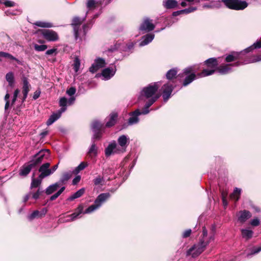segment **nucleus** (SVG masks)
Instances as JSON below:
<instances>
[{
    "instance_id": "1",
    "label": "nucleus",
    "mask_w": 261,
    "mask_h": 261,
    "mask_svg": "<svg viewBox=\"0 0 261 261\" xmlns=\"http://www.w3.org/2000/svg\"><path fill=\"white\" fill-rule=\"evenodd\" d=\"M158 99V97L152 98L149 101H147L142 111L139 109H137L135 111L130 113V117L128 119V123L129 125L137 124L139 121V116L141 115H146L149 113V108Z\"/></svg>"
},
{
    "instance_id": "2",
    "label": "nucleus",
    "mask_w": 261,
    "mask_h": 261,
    "mask_svg": "<svg viewBox=\"0 0 261 261\" xmlns=\"http://www.w3.org/2000/svg\"><path fill=\"white\" fill-rule=\"evenodd\" d=\"M160 82H156L149 84L147 87H144L140 92L139 99L140 100H144L145 99H149L148 101L154 97H159L156 95V92L160 87Z\"/></svg>"
},
{
    "instance_id": "3",
    "label": "nucleus",
    "mask_w": 261,
    "mask_h": 261,
    "mask_svg": "<svg viewBox=\"0 0 261 261\" xmlns=\"http://www.w3.org/2000/svg\"><path fill=\"white\" fill-rule=\"evenodd\" d=\"M245 53L244 50L240 52H232L231 54L226 56L225 61L227 62H231L236 60L238 61L244 62V61H251L250 63L255 62L261 61V55H259L256 57H254L253 59L246 58L245 57Z\"/></svg>"
},
{
    "instance_id": "4",
    "label": "nucleus",
    "mask_w": 261,
    "mask_h": 261,
    "mask_svg": "<svg viewBox=\"0 0 261 261\" xmlns=\"http://www.w3.org/2000/svg\"><path fill=\"white\" fill-rule=\"evenodd\" d=\"M204 63L207 67L210 68L211 69H203L201 72L197 74V76L198 77H202L212 75L214 73L216 69H217V68L218 67V63L216 58H210L206 60L204 62Z\"/></svg>"
},
{
    "instance_id": "5",
    "label": "nucleus",
    "mask_w": 261,
    "mask_h": 261,
    "mask_svg": "<svg viewBox=\"0 0 261 261\" xmlns=\"http://www.w3.org/2000/svg\"><path fill=\"white\" fill-rule=\"evenodd\" d=\"M66 102L65 97H63L60 98L59 101V106L61 108L58 111V112L53 114L50 116L46 122V124L47 125L52 124L55 121L58 120L61 117V114L66 110L67 108H65V107H64V106L66 105Z\"/></svg>"
},
{
    "instance_id": "6",
    "label": "nucleus",
    "mask_w": 261,
    "mask_h": 261,
    "mask_svg": "<svg viewBox=\"0 0 261 261\" xmlns=\"http://www.w3.org/2000/svg\"><path fill=\"white\" fill-rule=\"evenodd\" d=\"M250 62L251 61L245 60L244 62L237 61L233 64L222 65L218 67L217 70L221 74H226L230 73L232 71V67H238L242 65L250 63Z\"/></svg>"
},
{
    "instance_id": "7",
    "label": "nucleus",
    "mask_w": 261,
    "mask_h": 261,
    "mask_svg": "<svg viewBox=\"0 0 261 261\" xmlns=\"http://www.w3.org/2000/svg\"><path fill=\"white\" fill-rule=\"evenodd\" d=\"M209 241L204 242L200 241L197 245H194L187 252L188 255H191L193 257H195L201 254L204 250L205 247L209 243Z\"/></svg>"
},
{
    "instance_id": "8",
    "label": "nucleus",
    "mask_w": 261,
    "mask_h": 261,
    "mask_svg": "<svg viewBox=\"0 0 261 261\" xmlns=\"http://www.w3.org/2000/svg\"><path fill=\"white\" fill-rule=\"evenodd\" d=\"M223 2L228 8L234 10H243L248 6L245 1L240 0H223Z\"/></svg>"
},
{
    "instance_id": "9",
    "label": "nucleus",
    "mask_w": 261,
    "mask_h": 261,
    "mask_svg": "<svg viewBox=\"0 0 261 261\" xmlns=\"http://www.w3.org/2000/svg\"><path fill=\"white\" fill-rule=\"evenodd\" d=\"M195 71L192 66L188 67L184 70L182 76H186L184 82L183 86H186L192 82L196 77Z\"/></svg>"
},
{
    "instance_id": "10",
    "label": "nucleus",
    "mask_w": 261,
    "mask_h": 261,
    "mask_svg": "<svg viewBox=\"0 0 261 261\" xmlns=\"http://www.w3.org/2000/svg\"><path fill=\"white\" fill-rule=\"evenodd\" d=\"M122 152L117 146L116 142L114 140L110 142L105 149V154L106 157H109L115 154H120Z\"/></svg>"
},
{
    "instance_id": "11",
    "label": "nucleus",
    "mask_w": 261,
    "mask_h": 261,
    "mask_svg": "<svg viewBox=\"0 0 261 261\" xmlns=\"http://www.w3.org/2000/svg\"><path fill=\"white\" fill-rule=\"evenodd\" d=\"M39 32L41 33V36L48 41L55 42L59 39L58 34L51 30H41Z\"/></svg>"
},
{
    "instance_id": "12",
    "label": "nucleus",
    "mask_w": 261,
    "mask_h": 261,
    "mask_svg": "<svg viewBox=\"0 0 261 261\" xmlns=\"http://www.w3.org/2000/svg\"><path fill=\"white\" fill-rule=\"evenodd\" d=\"M49 156V151L47 149L40 150L34 156V159L31 161L36 166L40 164L44 159H47Z\"/></svg>"
},
{
    "instance_id": "13",
    "label": "nucleus",
    "mask_w": 261,
    "mask_h": 261,
    "mask_svg": "<svg viewBox=\"0 0 261 261\" xmlns=\"http://www.w3.org/2000/svg\"><path fill=\"white\" fill-rule=\"evenodd\" d=\"M117 146L123 153L126 151V148L129 144L130 140L128 136L122 135L119 136L117 139Z\"/></svg>"
},
{
    "instance_id": "14",
    "label": "nucleus",
    "mask_w": 261,
    "mask_h": 261,
    "mask_svg": "<svg viewBox=\"0 0 261 261\" xmlns=\"http://www.w3.org/2000/svg\"><path fill=\"white\" fill-rule=\"evenodd\" d=\"M103 125L97 120L94 121L91 125L92 129L94 133L93 139L99 140L101 137V129Z\"/></svg>"
},
{
    "instance_id": "15",
    "label": "nucleus",
    "mask_w": 261,
    "mask_h": 261,
    "mask_svg": "<svg viewBox=\"0 0 261 261\" xmlns=\"http://www.w3.org/2000/svg\"><path fill=\"white\" fill-rule=\"evenodd\" d=\"M174 87L170 82L164 84L162 87L163 97L164 101L166 102L171 96Z\"/></svg>"
},
{
    "instance_id": "16",
    "label": "nucleus",
    "mask_w": 261,
    "mask_h": 261,
    "mask_svg": "<svg viewBox=\"0 0 261 261\" xmlns=\"http://www.w3.org/2000/svg\"><path fill=\"white\" fill-rule=\"evenodd\" d=\"M106 65L105 60L101 58H98L95 59L94 63L89 68L90 72L94 73L99 69L103 67Z\"/></svg>"
},
{
    "instance_id": "17",
    "label": "nucleus",
    "mask_w": 261,
    "mask_h": 261,
    "mask_svg": "<svg viewBox=\"0 0 261 261\" xmlns=\"http://www.w3.org/2000/svg\"><path fill=\"white\" fill-rule=\"evenodd\" d=\"M49 163H45L42 164L39 169V172L40 173L39 176L41 178H45L51 175V172L49 167H50Z\"/></svg>"
},
{
    "instance_id": "18",
    "label": "nucleus",
    "mask_w": 261,
    "mask_h": 261,
    "mask_svg": "<svg viewBox=\"0 0 261 261\" xmlns=\"http://www.w3.org/2000/svg\"><path fill=\"white\" fill-rule=\"evenodd\" d=\"M155 25L151 22V20L148 18L144 19L143 22L140 27V30L149 32L153 30Z\"/></svg>"
},
{
    "instance_id": "19",
    "label": "nucleus",
    "mask_w": 261,
    "mask_h": 261,
    "mask_svg": "<svg viewBox=\"0 0 261 261\" xmlns=\"http://www.w3.org/2000/svg\"><path fill=\"white\" fill-rule=\"evenodd\" d=\"M111 0H102V1H95V0H88L87 3V7L89 9H94L95 7L102 5H107Z\"/></svg>"
},
{
    "instance_id": "20",
    "label": "nucleus",
    "mask_w": 261,
    "mask_h": 261,
    "mask_svg": "<svg viewBox=\"0 0 261 261\" xmlns=\"http://www.w3.org/2000/svg\"><path fill=\"white\" fill-rule=\"evenodd\" d=\"M116 68L108 67L104 69L101 73V75L103 77V80H108L110 79L115 73Z\"/></svg>"
},
{
    "instance_id": "21",
    "label": "nucleus",
    "mask_w": 261,
    "mask_h": 261,
    "mask_svg": "<svg viewBox=\"0 0 261 261\" xmlns=\"http://www.w3.org/2000/svg\"><path fill=\"white\" fill-rule=\"evenodd\" d=\"M110 194L109 193H103L99 194L95 200L94 203L96 205L100 207L102 204L105 202L109 197Z\"/></svg>"
},
{
    "instance_id": "22",
    "label": "nucleus",
    "mask_w": 261,
    "mask_h": 261,
    "mask_svg": "<svg viewBox=\"0 0 261 261\" xmlns=\"http://www.w3.org/2000/svg\"><path fill=\"white\" fill-rule=\"evenodd\" d=\"M251 217V214L250 212L247 210L241 211L238 213V221L242 223H244Z\"/></svg>"
},
{
    "instance_id": "23",
    "label": "nucleus",
    "mask_w": 261,
    "mask_h": 261,
    "mask_svg": "<svg viewBox=\"0 0 261 261\" xmlns=\"http://www.w3.org/2000/svg\"><path fill=\"white\" fill-rule=\"evenodd\" d=\"M34 167H35L34 164L30 161L29 164L24 165L21 168L19 171V175L22 176H27Z\"/></svg>"
},
{
    "instance_id": "24",
    "label": "nucleus",
    "mask_w": 261,
    "mask_h": 261,
    "mask_svg": "<svg viewBox=\"0 0 261 261\" xmlns=\"http://www.w3.org/2000/svg\"><path fill=\"white\" fill-rule=\"evenodd\" d=\"M83 210L84 206L83 204H80L79 206L75 209L74 213L67 216L68 217L70 218V219L66 220V221L68 222L74 221L80 215L84 213V212H83Z\"/></svg>"
},
{
    "instance_id": "25",
    "label": "nucleus",
    "mask_w": 261,
    "mask_h": 261,
    "mask_svg": "<svg viewBox=\"0 0 261 261\" xmlns=\"http://www.w3.org/2000/svg\"><path fill=\"white\" fill-rule=\"evenodd\" d=\"M85 20V17L83 19L78 17L73 18L72 20V25L74 27V32L76 37L78 35V29L80 24Z\"/></svg>"
},
{
    "instance_id": "26",
    "label": "nucleus",
    "mask_w": 261,
    "mask_h": 261,
    "mask_svg": "<svg viewBox=\"0 0 261 261\" xmlns=\"http://www.w3.org/2000/svg\"><path fill=\"white\" fill-rule=\"evenodd\" d=\"M163 5L166 9H173L177 7L178 3L176 0H163Z\"/></svg>"
},
{
    "instance_id": "27",
    "label": "nucleus",
    "mask_w": 261,
    "mask_h": 261,
    "mask_svg": "<svg viewBox=\"0 0 261 261\" xmlns=\"http://www.w3.org/2000/svg\"><path fill=\"white\" fill-rule=\"evenodd\" d=\"M35 174L34 173L32 177V182L31 184L30 188L31 189L35 188H38L40 186L42 182V180L43 179V178L40 177V176H39L37 178H35Z\"/></svg>"
},
{
    "instance_id": "28",
    "label": "nucleus",
    "mask_w": 261,
    "mask_h": 261,
    "mask_svg": "<svg viewBox=\"0 0 261 261\" xmlns=\"http://www.w3.org/2000/svg\"><path fill=\"white\" fill-rule=\"evenodd\" d=\"M23 86H22V94L25 96H28V93L30 89V85L29 83L28 79L23 77L22 79Z\"/></svg>"
},
{
    "instance_id": "29",
    "label": "nucleus",
    "mask_w": 261,
    "mask_h": 261,
    "mask_svg": "<svg viewBox=\"0 0 261 261\" xmlns=\"http://www.w3.org/2000/svg\"><path fill=\"white\" fill-rule=\"evenodd\" d=\"M154 37V35L152 34H147L143 36V40L140 43V46H143L151 42Z\"/></svg>"
},
{
    "instance_id": "30",
    "label": "nucleus",
    "mask_w": 261,
    "mask_h": 261,
    "mask_svg": "<svg viewBox=\"0 0 261 261\" xmlns=\"http://www.w3.org/2000/svg\"><path fill=\"white\" fill-rule=\"evenodd\" d=\"M117 115L116 113L111 114L108 118V121L106 122V126L110 127L113 126L116 121Z\"/></svg>"
},
{
    "instance_id": "31",
    "label": "nucleus",
    "mask_w": 261,
    "mask_h": 261,
    "mask_svg": "<svg viewBox=\"0 0 261 261\" xmlns=\"http://www.w3.org/2000/svg\"><path fill=\"white\" fill-rule=\"evenodd\" d=\"M261 48V40L257 41L254 43L252 45L247 47L244 50L245 54L252 51L255 49H259Z\"/></svg>"
},
{
    "instance_id": "32",
    "label": "nucleus",
    "mask_w": 261,
    "mask_h": 261,
    "mask_svg": "<svg viewBox=\"0 0 261 261\" xmlns=\"http://www.w3.org/2000/svg\"><path fill=\"white\" fill-rule=\"evenodd\" d=\"M98 148L94 142H93L89 148L88 154L91 157L96 156L97 155Z\"/></svg>"
},
{
    "instance_id": "33",
    "label": "nucleus",
    "mask_w": 261,
    "mask_h": 261,
    "mask_svg": "<svg viewBox=\"0 0 261 261\" xmlns=\"http://www.w3.org/2000/svg\"><path fill=\"white\" fill-rule=\"evenodd\" d=\"M85 189L83 188L78 190L77 192L74 193L73 195L70 196L68 198V200L69 201H72L74 200L75 199L78 198L80 197H81L85 193Z\"/></svg>"
},
{
    "instance_id": "34",
    "label": "nucleus",
    "mask_w": 261,
    "mask_h": 261,
    "mask_svg": "<svg viewBox=\"0 0 261 261\" xmlns=\"http://www.w3.org/2000/svg\"><path fill=\"white\" fill-rule=\"evenodd\" d=\"M60 186V184L58 183L57 182L54 184L50 185L45 190V193L47 195H50L55 192L58 189V188H59Z\"/></svg>"
},
{
    "instance_id": "35",
    "label": "nucleus",
    "mask_w": 261,
    "mask_h": 261,
    "mask_svg": "<svg viewBox=\"0 0 261 261\" xmlns=\"http://www.w3.org/2000/svg\"><path fill=\"white\" fill-rule=\"evenodd\" d=\"M241 233L242 237L248 240L252 237L253 232L248 229H241Z\"/></svg>"
},
{
    "instance_id": "36",
    "label": "nucleus",
    "mask_w": 261,
    "mask_h": 261,
    "mask_svg": "<svg viewBox=\"0 0 261 261\" xmlns=\"http://www.w3.org/2000/svg\"><path fill=\"white\" fill-rule=\"evenodd\" d=\"M241 189L236 188L234 189L233 193L231 194L230 196V198L235 201H238L241 195Z\"/></svg>"
},
{
    "instance_id": "37",
    "label": "nucleus",
    "mask_w": 261,
    "mask_h": 261,
    "mask_svg": "<svg viewBox=\"0 0 261 261\" xmlns=\"http://www.w3.org/2000/svg\"><path fill=\"white\" fill-rule=\"evenodd\" d=\"M93 182L95 186H103L105 183V179L103 176L98 175L93 179Z\"/></svg>"
},
{
    "instance_id": "38",
    "label": "nucleus",
    "mask_w": 261,
    "mask_h": 261,
    "mask_svg": "<svg viewBox=\"0 0 261 261\" xmlns=\"http://www.w3.org/2000/svg\"><path fill=\"white\" fill-rule=\"evenodd\" d=\"M71 176V173L68 172L64 173L63 174L60 180L57 182L60 184V185L61 186L68 181L70 178Z\"/></svg>"
},
{
    "instance_id": "39",
    "label": "nucleus",
    "mask_w": 261,
    "mask_h": 261,
    "mask_svg": "<svg viewBox=\"0 0 261 261\" xmlns=\"http://www.w3.org/2000/svg\"><path fill=\"white\" fill-rule=\"evenodd\" d=\"M6 79L9 83L10 87H13L14 83V77L13 72H10L7 73L6 75Z\"/></svg>"
},
{
    "instance_id": "40",
    "label": "nucleus",
    "mask_w": 261,
    "mask_h": 261,
    "mask_svg": "<svg viewBox=\"0 0 261 261\" xmlns=\"http://www.w3.org/2000/svg\"><path fill=\"white\" fill-rule=\"evenodd\" d=\"M177 73V70L176 68H173L169 70L166 73V76L168 80H171L175 77Z\"/></svg>"
},
{
    "instance_id": "41",
    "label": "nucleus",
    "mask_w": 261,
    "mask_h": 261,
    "mask_svg": "<svg viewBox=\"0 0 261 261\" xmlns=\"http://www.w3.org/2000/svg\"><path fill=\"white\" fill-rule=\"evenodd\" d=\"M88 166V164L87 162H81L80 165L74 169L73 170V173L77 174L81 171L84 170Z\"/></svg>"
},
{
    "instance_id": "42",
    "label": "nucleus",
    "mask_w": 261,
    "mask_h": 261,
    "mask_svg": "<svg viewBox=\"0 0 261 261\" xmlns=\"http://www.w3.org/2000/svg\"><path fill=\"white\" fill-rule=\"evenodd\" d=\"M34 24L36 26L41 27V28H51L53 27V24L50 22H46L44 21H36Z\"/></svg>"
},
{
    "instance_id": "43",
    "label": "nucleus",
    "mask_w": 261,
    "mask_h": 261,
    "mask_svg": "<svg viewBox=\"0 0 261 261\" xmlns=\"http://www.w3.org/2000/svg\"><path fill=\"white\" fill-rule=\"evenodd\" d=\"M99 207L94 203L93 204L88 207L84 212V214H90L98 209Z\"/></svg>"
},
{
    "instance_id": "44",
    "label": "nucleus",
    "mask_w": 261,
    "mask_h": 261,
    "mask_svg": "<svg viewBox=\"0 0 261 261\" xmlns=\"http://www.w3.org/2000/svg\"><path fill=\"white\" fill-rule=\"evenodd\" d=\"M43 191L42 189H41L40 188H38V189L36 192H32L31 195L32 198L35 200L38 199L39 198L40 196L43 193Z\"/></svg>"
},
{
    "instance_id": "45",
    "label": "nucleus",
    "mask_w": 261,
    "mask_h": 261,
    "mask_svg": "<svg viewBox=\"0 0 261 261\" xmlns=\"http://www.w3.org/2000/svg\"><path fill=\"white\" fill-rule=\"evenodd\" d=\"M40 215V212L38 210L34 211L31 214L28 216L29 220L31 221L36 218H38Z\"/></svg>"
},
{
    "instance_id": "46",
    "label": "nucleus",
    "mask_w": 261,
    "mask_h": 261,
    "mask_svg": "<svg viewBox=\"0 0 261 261\" xmlns=\"http://www.w3.org/2000/svg\"><path fill=\"white\" fill-rule=\"evenodd\" d=\"M34 49L37 51H43L47 49V46L46 45H38L35 44L34 46Z\"/></svg>"
},
{
    "instance_id": "47",
    "label": "nucleus",
    "mask_w": 261,
    "mask_h": 261,
    "mask_svg": "<svg viewBox=\"0 0 261 261\" xmlns=\"http://www.w3.org/2000/svg\"><path fill=\"white\" fill-rule=\"evenodd\" d=\"M261 251V247H254L250 253H248L247 256L249 257L250 256L257 254Z\"/></svg>"
},
{
    "instance_id": "48",
    "label": "nucleus",
    "mask_w": 261,
    "mask_h": 261,
    "mask_svg": "<svg viewBox=\"0 0 261 261\" xmlns=\"http://www.w3.org/2000/svg\"><path fill=\"white\" fill-rule=\"evenodd\" d=\"M66 99V105L64 106L66 108L67 106H70L74 103L75 98L74 96H71L68 99L65 97Z\"/></svg>"
},
{
    "instance_id": "49",
    "label": "nucleus",
    "mask_w": 261,
    "mask_h": 261,
    "mask_svg": "<svg viewBox=\"0 0 261 261\" xmlns=\"http://www.w3.org/2000/svg\"><path fill=\"white\" fill-rule=\"evenodd\" d=\"M197 10L196 7H190L187 9H185L184 10H180V12H182V14L185 13V14H189L190 13L193 12Z\"/></svg>"
},
{
    "instance_id": "50",
    "label": "nucleus",
    "mask_w": 261,
    "mask_h": 261,
    "mask_svg": "<svg viewBox=\"0 0 261 261\" xmlns=\"http://www.w3.org/2000/svg\"><path fill=\"white\" fill-rule=\"evenodd\" d=\"M76 92V89L71 87L66 91V93L70 96H72Z\"/></svg>"
},
{
    "instance_id": "51",
    "label": "nucleus",
    "mask_w": 261,
    "mask_h": 261,
    "mask_svg": "<svg viewBox=\"0 0 261 261\" xmlns=\"http://www.w3.org/2000/svg\"><path fill=\"white\" fill-rule=\"evenodd\" d=\"M19 92H20V91L18 89H17L14 91V92L13 94V97L12 100V105H13L15 103Z\"/></svg>"
},
{
    "instance_id": "52",
    "label": "nucleus",
    "mask_w": 261,
    "mask_h": 261,
    "mask_svg": "<svg viewBox=\"0 0 261 261\" xmlns=\"http://www.w3.org/2000/svg\"><path fill=\"white\" fill-rule=\"evenodd\" d=\"M80 66V61L77 58H76L74 61V69L75 72H77L79 70Z\"/></svg>"
},
{
    "instance_id": "53",
    "label": "nucleus",
    "mask_w": 261,
    "mask_h": 261,
    "mask_svg": "<svg viewBox=\"0 0 261 261\" xmlns=\"http://www.w3.org/2000/svg\"><path fill=\"white\" fill-rule=\"evenodd\" d=\"M5 59H7L10 60L15 61L18 64H20V61L19 60H18L17 58H16L15 57H14L13 56H12V55H11L9 53L7 54V56Z\"/></svg>"
},
{
    "instance_id": "54",
    "label": "nucleus",
    "mask_w": 261,
    "mask_h": 261,
    "mask_svg": "<svg viewBox=\"0 0 261 261\" xmlns=\"http://www.w3.org/2000/svg\"><path fill=\"white\" fill-rule=\"evenodd\" d=\"M250 224L253 226H257L259 225L260 220L257 218L253 219L250 221Z\"/></svg>"
},
{
    "instance_id": "55",
    "label": "nucleus",
    "mask_w": 261,
    "mask_h": 261,
    "mask_svg": "<svg viewBox=\"0 0 261 261\" xmlns=\"http://www.w3.org/2000/svg\"><path fill=\"white\" fill-rule=\"evenodd\" d=\"M122 49V47H121V45H120V43H116L115 45H114V48H111L110 49H109V51H113L116 49Z\"/></svg>"
},
{
    "instance_id": "56",
    "label": "nucleus",
    "mask_w": 261,
    "mask_h": 261,
    "mask_svg": "<svg viewBox=\"0 0 261 261\" xmlns=\"http://www.w3.org/2000/svg\"><path fill=\"white\" fill-rule=\"evenodd\" d=\"M4 4L6 7H13L15 6V3L11 1H6L4 2Z\"/></svg>"
},
{
    "instance_id": "57",
    "label": "nucleus",
    "mask_w": 261,
    "mask_h": 261,
    "mask_svg": "<svg viewBox=\"0 0 261 261\" xmlns=\"http://www.w3.org/2000/svg\"><path fill=\"white\" fill-rule=\"evenodd\" d=\"M56 53H57V49L56 48H52L50 49H48L45 53L46 55H51L54 54H56Z\"/></svg>"
},
{
    "instance_id": "58",
    "label": "nucleus",
    "mask_w": 261,
    "mask_h": 261,
    "mask_svg": "<svg viewBox=\"0 0 261 261\" xmlns=\"http://www.w3.org/2000/svg\"><path fill=\"white\" fill-rule=\"evenodd\" d=\"M81 176L80 175H77L76 176L75 178H73V179L72 180V184L73 185H76L78 182H80V180H81Z\"/></svg>"
},
{
    "instance_id": "59",
    "label": "nucleus",
    "mask_w": 261,
    "mask_h": 261,
    "mask_svg": "<svg viewBox=\"0 0 261 261\" xmlns=\"http://www.w3.org/2000/svg\"><path fill=\"white\" fill-rule=\"evenodd\" d=\"M40 93H41V91L40 90H36L34 93L33 97V99L34 100H36L37 98H38L40 96Z\"/></svg>"
},
{
    "instance_id": "60",
    "label": "nucleus",
    "mask_w": 261,
    "mask_h": 261,
    "mask_svg": "<svg viewBox=\"0 0 261 261\" xmlns=\"http://www.w3.org/2000/svg\"><path fill=\"white\" fill-rule=\"evenodd\" d=\"M191 233V229H187L186 231H185L182 234L183 238H187L190 236V234Z\"/></svg>"
},
{
    "instance_id": "61",
    "label": "nucleus",
    "mask_w": 261,
    "mask_h": 261,
    "mask_svg": "<svg viewBox=\"0 0 261 261\" xmlns=\"http://www.w3.org/2000/svg\"><path fill=\"white\" fill-rule=\"evenodd\" d=\"M207 231L205 227H203V229H202L203 238H202V239L200 241H204V242H205L204 238L207 236Z\"/></svg>"
},
{
    "instance_id": "62",
    "label": "nucleus",
    "mask_w": 261,
    "mask_h": 261,
    "mask_svg": "<svg viewBox=\"0 0 261 261\" xmlns=\"http://www.w3.org/2000/svg\"><path fill=\"white\" fill-rule=\"evenodd\" d=\"M47 212V210L46 208H43L42 209V210L40 212V215L39 217H42L45 215Z\"/></svg>"
},
{
    "instance_id": "63",
    "label": "nucleus",
    "mask_w": 261,
    "mask_h": 261,
    "mask_svg": "<svg viewBox=\"0 0 261 261\" xmlns=\"http://www.w3.org/2000/svg\"><path fill=\"white\" fill-rule=\"evenodd\" d=\"M31 194H32V192H30V193H29L27 194H26L24 196V198H23V201L24 202H26L29 199V198H30V197L31 196Z\"/></svg>"
},
{
    "instance_id": "64",
    "label": "nucleus",
    "mask_w": 261,
    "mask_h": 261,
    "mask_svg": "<svg viewBox=\"0 0 261 261\" xmlns=\"http://www.w3.org/2000/svg\"><path fill=\"white\" fill-rule=\"evenodd\" d=\"M59 196L60 195H59V194L57 192L56 193H55V194H54L50 197V200L53 201V200H55L56 199H57Z\"/></svg>"
}]
</instances>
